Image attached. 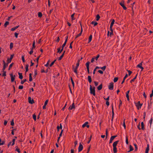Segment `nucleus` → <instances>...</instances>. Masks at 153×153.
I'll list each match as a JSON object with an SVG mask.
<instances>
[{
	"mask_svg": "<svg viewBox=\"0 0 153 153\" xmlns=\"http://www.w3.org/2000/svg\"><path fill=\"white\" fill-rule=\"evenodd\" d=\"M119 142V140H117L114 142L113 143V150L114 153H116L117 152V148H116V146Z\"/></svg>",
	"mask_w": 153,
	"mask_h": 153,
	"instance_id": "1",
	"label": "nucleus"
},
{
	"mask_svg": "<svg viewBox=\"0 0 153 153\" xmlns=\"http://www.w3.org/2000/svg\"><path fill=\"white\" fill-rule=\"evenodd\" d=\"M90 93L91 94H93L95 96V88L94 87H92L91 85H90Z\"/></svg>",
	"mask_w": 153,
	"mask_h": 153,
	"instance_id": "2",
	"label": "nucleus"
},
{
	"mask_svg": "<svg viewBox=\"0 0 153 153\" xmlns=\"http://www.w3.org/2000/svg\"><path fill=\"white\" fill-rule=\"evenodd\" d=\"M142 105V104H140V101H138L137 103H136V106L137 107V108L138 110L141 108Z\"/></svg>",
	"mask_w": 153,
	"mask_h": 153,
	"instance_id": "3",
	"label": "nucleus"
},
{
	"mask_svg": "<svg viewBox=\"0 0 153 153\" xmlns=\"http://www.w3.org/2000/svg\"><path fill=\"white\" fill-rule=\"evenodd\" d=\"M83 148V146L81 144V143H79V146L78 147V152H79L81 151Z\"/></svg>",
	"mask_w": 153,
	"mask_h": 153,
	"instance_id": "4",
	"label": "nucleus"
},
{
	"mask_svg": "<svg viewBox=\"0 0 153 153\" xmlns=\"http://www.w3.org/2000/svg\"><path fill=\"white\" fill-rule=\"evenodd\" d=\"M13 56H14L13 54L11 55L10 59H9V58H7V62L8 63H9L11 62L12 59L13 58Z\"/></svg>",
	"mask_w": 153,
	"mask_h": 153,
	"instance_id": "5",
	"label": "nucleus"
},
{
	"mask_svg": "<svg viewBox=\"0 0 153 153\" xmlns=\"http://www.w3.org/2000/svg\"><path fill=\"white\" fill-rule=\"evenodd\" d=\"M3 62L4 64V66L3 68V71H4L6 68L8 66V64L7 63H6L4 61H3Z\"/></svg>",
	"mask_w": 153,
	"mask_h": 153,
	"instance_id": "6",
	"label": "nucleus"
},
{
	"mask_svg": "<svg viewBox=\"0 0 153 153\" xmlns=\"http://www.w3.org/2000/svg\"><path fill=\"white\" fill-rule=\"evenodd\" d=\"M108 88L111 90H112L113 89V83L111 82L108 86Z\"/></svg>",
	"mask_w": 153,
	"mask_h": 153,
	"instance_id": "7",
	"label": "nucleus"
},
{
	"mask_svg": "<svg viewBox=\"0 0 153 153\" xmlns=\"http://www.w3.org/2000/svg\"><path fill=\"white\" fill-rule=\"evenodd\" d=\"M75 107L74 105V103L73 102L71 105H70L68 108V109L70 110H71L73 109H75Z\"/></svg>",
	"mask_w": 153,
	"mask_h": 153,
	"instance_id": "8",
	"label": "nucleus"
},
{
	"mask_svg": "<svg viewBox=\"0 0 153 153\" xmlns=\"http://www.w3.org/2000/svg\"><path fill=\"white\" fill-rule=\"evenodd\" d=\"M28 102H29L31 104H32L34 103L33 100L31 99V98L30 97H29L28 98Z\"/></svg>",
	"mask_w": 153,
	"mask_h": 153,
	"instance_id": "9",
	"label": "nucleus"
},
{
	"mask_svg": "<svg viewBox=\"0 0 153 153\" xmlns=\"http://www.w3.org/2000/svg\"><path fill=\"white\" fill-rule=\"evenodd\" d=\"M88 122H85L82 125V128H84L85 126H86L88 128L89 127V125H88Z\"/></svg>",
	"mask_w": 153,
	"mask_h": 153,
	"instance_id": "10",
	"label": "nucleus"
},
{
	"mask_svg": "<svg viewBox=\"0 0 153 153\" xmlns=\"http://www.w3.org/2000/svg\"><path fill=\"white\" fill-rule=\"evenodd\" d=\"M142 62H141L139 64H138L137 66V67L141 69V71H142L143 69V68L142 67Z\"/></svg>",
	"mask_w": 153,
	"mask_h": 153,
	"instance_id": "11",
	"label": "nucleus"
},
{
	"mask_svg": "<svg viewBox=\"0 0 153 153\" xmlns=\"http://www.w3.org/2000/svg\"><path fill=\"white\" fill-rule=\"evenodd\" d=\"M120 4L123 8V9L126 10L127 9L126 7L125 6L124 2H121L120 3Z\"/></svg>",
	"mask_w": 153,
	"mask_h": 153,
	"instance_id": "12",
	"label": "nucleus"
},
{
	"mask_svg": "<svg viewBox=\"0 0 153 153\" xmlns=\"http://www.w3.org/2000/svg\"><path fill=\"white\" fill-rule=\"evenodd\" d=\"M10 76L11 77V81L12 82H13L15 79V76H13V74H10Z\"/></svg>",
	"mask_w": 153,
	"mask_h": 153,
	"instance_id": "13",
	"label": "nucleus"
},
{
	"mask_svg": "<svg viewBox=\"0 0 153 153\" xmlns=\"http://www.w3.org/2000/svg\"><path fill=\"white\" fill-rule=\"evenodd\" d=\"M117 137V136H112L110 139L109 143H112V141L114 140L115 137Z\"/></svg>",
	"mask_w": 153,
	"mask_h": 153,
	"instance_id": "14",
	"label": "nucleus"
},
{
	"mask_svg": "<svg viewBox=\"0 0 153 153\" xmlns=\"http://www.w3.org/2000/svg\"><path fill=\"white\" fill-rule=\"evenodd\" d=\"M114 22H115L114 20V19H113L112 21V22L111 23L110 25V28L111 29H112V27L114 23Z\"/></svg>",
	"mask_w": 153,
	"mask_h": 153,
	"instance_id": "15",
	"label": "nucleus"
},
{
	"mask_svg": "<svg viewBox=\"0 0 153 153\" xmlns=\"http://www.w3.org/2000/svg\"><path fill=\"white\" fill-rule=\"evenodd\" d=\"M88 79L90 83H91L92 82L91 78L90 76H88Z\"/></svg>",
	"mask_w": 153,
	"mask_h": 153,
	"instance_id": "16",
	"label": "nucleus"
},
{
	"mask_svg": "<svg viewBox=\"0 0 153 153\" xmlns=\"http://www.w3.org/2000/svg\"><path fill=\"white\" fill-rule=\"evenodd\" d=\"M102 87V84H101L100 85H99L97 88V89L98 90H101Z\"/></svg>",
	"mask_w": 153,
	"mask_h": 153,
	"instance_id": "17",
	"label": "nucleus"
},
{
	"mask_svg": "<svg viewBox=\"0 0 153 153\" xmlns=\"http://www.w3.org/2000/svg\"><path fill=\"white\" fill-rule=\"evenodd\" d=\"M79 61H80V60H78L77 62V63H76V68H78L79 66Z\"/></svg>",
	"mask_w": 153,
	"mask_h": 153,
	"instance_id": "18",
	"label": "nucleus"
},
{
	"mask_svg": "<svg viewBox=\"0 0 153 153\" xmlns=\"http://www.w3.org/2000/svg\"><path fill=\"white\" fill-rule=\"evenodd\" d=\"M82 30H81V31L80 33H79V34H78L76 36V38H77L79 36H80L82 33Z\"/></svg>",
	"mask_w": 153,
	"mask_h": 153,
	"instance_id": "19",
	"label": "nucleus"
},
{
	"mask_svg": "<svg viewBox=\"0 0 153 153\" xmlns=\"http://www.w3.org/2000/svg\"><path fill=\"white\" fill-rule=\"evenodd\" d=\"M18 74L19 76V78L21 79H22L23 78V76L22 73H19Z\"/></svg>",
	"mask_w": 153,
	"mask_h": 153,
	"instance_id": "20",
	"label": "nucleus"
},
{
	"mask_svg": "<svg viewBox=\"0 0 153 153\" xmlns=\"http://www.w3.org/2000/svg\"><path fill=\"white\" fill-rule=\"evenodd\" d=\"M149 145L148 144L147 147L146 149L145 153H148L149 148Z\"/></svg>",
	"mask_w": 153,
	"mask_h": 153,
	"instance_id": "21",
	"label": "nucleus"
},
{
	"mask_svg": "<svg viewBox=\"0 0 153 153\" xmlns=\"http://www.w3.org/2000/svg\"><path fill=\"white\" fill-rule=\"evenodd\" d=\"M129 149H130V150L128 152H130L132 151L133 150V147L131 145H130L129 146Z\"/></svg>",
	"mask_w": 153,
	"mask_h": 153,
	"instance_id": "22",
	"label": "nucleus"
},
{
	"mask_svg": "<svg viewBox=\"0 0 153 153\" xmlns=\"http://www.w3.org/2000/svg\"><path fill=\"white\" fill-rule=\"evenodd\" d=\"M141 129L143 130H144L145 128L144 127V125L143 122H142L141 123Z\"/></svg>",
	"mask_w": 153,
	"mask_h": 153,
	"instance_id": "23",
	"label": "nucleus"
},
{
	"mask_svg": "<svg viewBox=\"0 0 153 153\" xmlns=\"http://www.w3.org/2000/svg\"><path fill=\"white\" fill-rule=\"evenodd\" d=\"M92 35H90L89 37V40H88V43H89L92 40Z\"/></svg>",
	"mask_w": 153,
	"mask_h": 153,
	"instance_id": "24",
	"label": "nucleus"
},
{
	"mask_svg": "<svg viewBox=\"0 0 153 153\" xmlns=\"http://www.w3.org/2000/svg\"><path fill=\"white\" fill-rule=\"evenodd\" d=\"M9 24V22H6L4 24V26L5 27H6L7 25Z\"/></svg>",
	"mask_w": 153,
	"mask_h": 153,
	"instance_id": "25",
	"label": "nucleus"
},
{
	"mask_svg": "<svg viewBox=\"0 0 153 153\" xmlns=\"http://www.w3.org/2000/svg\"><path fill=\"white\" fill-rule=\"evenodd\" d=\"M89 64H90V62H87L86 63V66L87 68H89Z\"/></svg>",
	"mask_w": 153,
	"mask_h": 153,
	"instance_id": "26",
	"label": "nucleus"
},
{
	"mask_svg": "<svg viewBox=\"0 0 153 153\" xmlns=\"http://www.w3.org/2000/svg\"><path fill=\"white\" fill-rule=\"evenodd\" d=\"M28 67H29V65L28 64H27L26 65V67H25V71L26 72H27L28 70Z\"/></svg>",
	"mask_w": 153,
	"mask_h": 153,
	"instance_id": "27",
	"label": "nucleus"
},
{
	"mask_svg": "<svg viewBox=\"0 0 153 153\" xmlns=\"http://www.w3.org/2000/svg\"><path fill=\"white\" fill-rule=\"evenodd\" d=\"M74 15H75V13H74L71 16V19L72 20H74L75 19V18H74Z\"/></svg>",
	"mask_w": 153,
	"mask_h": 153,
	"instance_id": "28",
	"label": "nucleus"
},
{
	"mask_svg": "<svg viewBox=\"0 0 153 153\" xmlns=\"http://www.w3.org/2000/svg\"><path fill=\"white\" fill-rule=\"evenodd\" d=\"M71 82H72V85H73V87H74V82L73 80V79H72V77H71Z\"/></svg>",
	"mask_w": 153,
	"mask_h": 153,
	"instance_id": "29",
	"label": "nucleus"
},
{
	"mask_svg": "<svg viewBox=\"0 0 153 153\" xmlns=\"http://www.w3.org/2000/svg\"><path fill=\"white\" fill-rule=\"evenodd\" d=\"M91 24L94 25V26H95L97 25L98 23L97 22L93 21L91 22Z\"/></svg>",
	"mask_w": 153,
	"mask_h": 153,
	"instance_id": "30",
	"label": "nucleus"
},
{
	"mask_svg": "<svg viewBox=\"0 0 153 153\" xmlns=\"http://www.w3.org/2000/svg\"><path fill=\"white\" fill-rule=\"evenodd\" d=\"M118 79V78L117 77H115L114 79V82H117Z\"/></svg>",
	"mask_w": 153,
	"mask_h": 153,
	"instance_id": "31",
	"label": "nucleus"
},
{
	"mask_svg": "<svg viewBox=\"0 0 153 153\" xmlns=\"http://www.w3.org/2000/svg\"><path fill=\"white\" fill-rule=\"evenodd\" d=\"M66 42H67V40H65V42L62 45V47L63 48H64V47L65 46V45L66 44Z\"/></svg>",
	"mask_w": 153,
	"mask_h": 153,
	"instance_id": "32",
	"label": "nucleus"
},
{
	"mask_svg": "<svg viewBox=\"0 0 153 153\" xmlns=\"http://www.w3.org/2000/svg\"><path fill=\"white\" fill-rule=\"evenodd\" d=\"M100 17L99 15L97 14L96 16V20L98 21L100 19Z\"/></svg>",
	"mask_w": 153,
	"mask_h": 153,
	"instance_id": "33",
	"label": "nucleus"
},
{
	"mask_svg": "<svg viewBox=\"0 0 153 153\" xmlns=\"http://www.w3.org/2000/svg\"><path fill=\"white\" fill-rule=\"evenodd\" d=\"M27 81V80L26 79H25L23 80H22L21 82V83L22 84H23L25 82Z\"/></svg>",
	"mask_w": 153,
	"mask_h": 153,
	"instance_id": "34",
	"label": "nucleus"
},
{
	"mask_svg": "<svg viewBox=\"0 0 153 153\" xmlns=\"http://www.w3.org/2000/svg\"><path fill=\"white\" fill-rule=\"evenodd\" d=\"M152 121H153V119L152 118H151V119L149 121V123L150 124V126H151V125H152Z\"/></svg>",
	"mask_w": 153,
	"mask_h": 153,
	"instance_id": "35",
	"label": "nucleus"
},
{
	"mask_svg": "<svg viewBox=\"0 0 153 153\" xmlns=\"http://www.w3.org/2000/svg\"><path fill=\"white\" fill-rule=\"evenodd\" d=\"M33 117L35 121L36 120V116L35 114H33Z\"/></svg>",
	"mask_w": 153,
	"mask_h": 153,
	"instance_id": "36",
	"label": "nucleus"
},
{
	"mask_svg": "<svg viewBox=\"0 0 153 153\" xmlns=\"http://www.w3.org/2000/svg\"><path fill=\"white\" fill-rule=\"evenodd\" d=\"M13 63H11L9 65V68H8V70H10L11 68L12 67V66L13 65Z\"/></svg>",
	"mask_w": 153,
	"mask_h": 153,
	"instance_id": "37",
	"label": "nucleus"
},
{
	"mask_svg": "<svg viewBox=\"0 0 153 153\" xmlns=\"http://www.w3.org/2000/svg\"><path fill=\"white\" fill-rule=\"evenodd\" d=\"M38 16L39 17H41L42 16V14L41 12H39L38 13Z\"/></svg>",
	"mask_w": 153,
	"mask_h": 153,
	"instance_id": "38",
	"label": "nucleus"
},
{
	"mask_svg": "<svg viewBox=\"0 0 153 153\" xmlns=\"http://www.w3.org/2000/svg\"><path fill=\"white\" fill-rule=\"evenodd\" d=\"M4 143V142L1 141V140L0 138V146L1 145H3Z\"/></svg>",
	"mask_w": 153,
	"mask_h": 153,
	"instance_id": "39",
	"label": "nucleus"
},
{
	"mask_svg": "<svg viewBox=\"0 0 153 153\" xmlns=\"http://www.w3.org/2000/svg\"><path fill=\"white\" fill-rule=\"evenodd\" d=\"M13 47V43L11 42L10 44V48L11 49Z\"/></svg>",
	"mask_w": 153,
	"mask_h": 153,
	"instance_id": "40",
	"label": "nucleus"
},
{
	"mask_svg": "<svg viewBox=\"0 0 153 153\" xmlns=\"http://www.w3.org/2000/svg\"><path fill=\"white\" fill-rule=\"evenodd\" d=\"M63 56H63V54H62L61 55V56L58 58V60H61L62 59V57H63Z\"/></svg>",
	"mask_w": 153,
	"mask_h": 153,
	"instance_id": "41",
	"label": "nucleus"
},
{
	"mask_svg": "<svg viewBox=\"0 0 153 153\" xmlns=\"http://www.w3.org/2000/svg\"><path fill=\"white\" fill-rule=\"evenodd\" d=\"M137 77V75L133 79L131 80L130 81L131 83H132V82H134L135 79Z\"/></svg>",
	"mask_w": 153,
	"mask_h": 153,
	"instance_id": "42",
	"label": "nucleus"
},
{
	"mask_svg": "<svg viewBox=\"0 0 153 153\" xmlns=\"http://www.w3.org/2000/svg\"><path fill=\"white\" fill-rule=\"evenodd\" d=\"M57 52L59 53H61L62 52L60 50V48H57Z\"/></svg>",
	"mask_w": 153,
	"mask_h": 153,
	"instance_id": "43",
	"label": "nucleus"
},
{
	"mask_svg": "<svg viewBox=\"0 0 153 153\" xmlns=\"http://www.w3.org/2000/svg\"><path fill=\"white\" fill-rule=\"evenodd\" d=\"M126 143L127 144H128V138L127 136L126 137Z\"/></svg>",
	"mask_w": 153,
	"mask_h": 153,
	"instance_id": "44",
	"label": "nucleus"
},
{
	"mask_svg": "<svg viewBox=\"0 0 153 153\" xmlns=\"http://www.w3.org/2000/svg\"><path fill=\"white\" fill-rule=\"evenodd\" d=\"M106 66H105L102 67L100 68L103 71H105L106 69Z\"/></svg>",
	"mask_w": 153,
	"mask_h": 153,
	"instance_id": "45",
	"label": "nucleus"
},
{
	"mask_svg": "<svg viewBox=\"0 0 153 153\" xmlns=\"http://www.w3.org/2000/svg\"><path fill=\"white\" fill-rule=\"evenodd\" d=\"M37 74V70H35L34 71V75L33 76L35 77Z\"/></svg>",
	"mask_w": 153,
	"mask_h": 153,
	"instance_id": "46",
	"label": "nucleus"
},
{
	"mask_svg": "<svg viewBox=\"0 0 153 153\" xmlns=\"http://www.w3.org/2000/svg\"><path fill=\"white\" fill-rule=\"evenodd\" d=\"M35 41L34 40L33 42V48H35Z\"/></svg>",
	"mask_w": 153,
	"mask_h": 153,
	"instance_id": "47",
	"label": "nucleus"
},
{
	"mask_svg": "<svg viewBox=\"0 0 153 153\" xmlns=\"http://www.w3.org/2000/svg\"><path fill=\"white\" fill-rule=\"evenodd\" d=\"M122 103V101L121 100H120V104L119 105V108H120V107Z\"/></svg>",
	"mask_w": 153,
	"mask_h": 153,
	"instance_id": "48",
	"label": "nucleus"
},
{
	"mask_svg": "<svg viewBox=\"0 0 153 153\" xmlns=\"http://www.w3.org/2000/svg\"><path fill=\"white\" fill-rule=\"evenodd\" d=\"M16 151H17L18 153H20V149H19L18 147L16 148Z\"/></svg>",
	"mask_w": 153,
	"mask_h": 153,
	"instance_id": "49",
	"label": "nucleus"
},
{
	"mask_svg": "<svg viewBox=\"0 0 153 153\" xmlns=\"http://www.w3.org/2000/svg\"><path fill=\"white\" fill-rule=\"evenodd\" d=\"M10 124L11 125L13 126L14 125V123L13 122V120L11 121Z\"/></svg>",
	"mask_w": 153,
	"mask_h": 153,
	"instance_id": "50",
	"label": "nucleus"
},
{
	"mask_svg": "<svg viewBox=\"0 0 153 153\" xmlns=\"http://www.w3.org/2000/svg\"><path fill=\"white\" fill-rule=\"evenodd\" d=\"M126 96L127 98V100L129 101V98L128 94H126Z\"/></svg>",
	"mask_w": 153,
	"mask_h": 153,
	"instance_id": "51",
	"label": "nucleus"
},
{
	"mask_svg": "<svg viewBox=\"0 0 153 153\" xmlns=\"http://www.w3.org/2000/svg\"><path fill=\"white\" fill-rule=\"evenodd\" d=\"M105 134H106V138H107V136H108V132L107 129L106 130Z\"/></svg>",
	"mask_w": 153,
	"mask_h": 153,
	"instance_id": "52",
	"label": "nucleus"
},
{
	"mask_svg": "<svg viewBox=\"0 0 153 153\" xmlns=\"http://www.w3.org/2000/svg\"><path fill=\"white\" fill-rule=\"evenodd\" d=\"M23 85H20L19 87V89H22L23 88Z\"/></svg>",
	"mask_w": 153,
	"mask_h": 153,
	"instance_id": "53",
	"label": "nucleus"
},
{
	"mask_svg": "<svg viewBox=\"0 0 153 153\" xmlns=\"http://www.w3.org/2000/svg\"><path fill=\"white\" fill-rule=\"evenodd\" d=\"M15 36L16 38H17L18 35V33H14Z\"/></svg>",
	"mask_w": 153,
	"mask_h": 153,
	"instance_id": "54",
	"label": "nucleus"
},
{
	"mask_svg": "<svg viewBox=\"0 0 153 153\" xmlns=\"http://www.w3.org/2000/svg\"><path fill=\"white\" fill-rule=\"evenodd\" d=\"M3 76H6V72L3 71V73L2 74Z\"/></svg>",
	"mask_w": 153,
	"mask_h": 153,
	"instance_id": "55",
	"label": "nucleus"
},
{
	"mask_svg": "<svg viewBox=\"0 0 153 153\" xmlns=\"http://www.w3.org/2000/svg\"><path fill=\"white\" fill-rule=\"evenodd\" d=\"M100 55L98 54L97 56L95 57V59L96 60H97L98 59L99 57H100Z\"/></svg>",
	"mask_w": 153,
	"mask_h": 153,
	"instance_id": "56",
	"label": "nucleus"
},
{
	"mask_svg": "<svg viewBox=\"0 0 153 153\" xmlns=\"http://www.w3.org/2000/svg\"><path fill=\"white\" fill-rule=\"evenodd\" d=\"M22 58L23 62H24L25 61V60L24 57L23 56H22Z\"/></svg>",
	"mask_w": 153,
	"mask_h": 153,
	"instance_id": "57",
	"label": "nucleus"
},
{
	"mask_svg": "<svg viewBox=\"0 0 153 153\" xmlns=\"http://www.w3.org/2000/svg\"><path fill=\"white\" fill-rule=\"evenodd\" d=\"M49 61H48L47 62V64H45V66L46 67H48L49 64Z\"/></svg>",
	"mask_w": 153,
	"mask_h": 153,
	"instance_id": "58",
	"label": "nucleus"
},
{
	"mask_svg": "<svg viewBox=\"0 0 153 153\" xmlns=\"http://www.w3.org/2000/svg\"><path fill=\"white\" fill-rule=\"evenodd\" d=\"M123 126H124L125 129H126V125H125V123L124 121V122L123 123Z\"/></svg>",
	"mask_w": 153,
	"mask_h": 153,
	"instance_id": "59",
	"label": "nucleus"
},
{
	"mask_svg": "<svg viewBox=\"0 0 153 153\" xmlns=\"http://www.w3.org/2000/svg\"><path fill=\"white\" fill-rule=\"evenodd\" d=\"M127 71L128 72V75H129V76H130L132 73V72L129 70H128Z\"/></svg>",
	"mask_w": 153,
	"mask_h": 153,
	"instance_id": "60",
	"label": "nucleus"
},
{
	"mask_svg": "<svg viewBox=\"0 0 153 153\" xmlns=\"http://www.w3.org/2000/svg\"><path fill=\"white\" fill-rule=\"evenodd\" d=\"M94 83L95 86H97L98 84V82L96 81H94Z\"/></svg>",
	"mask_w": 153,
	"mask_h": 153,
	"instance_id": "61",
	"label": "nucleus"
},
{
	"mask_svg": "<svg viewBox=\"0 0 153 153\" xmlns=\"http://www.w3.org/2000/svg\"><path fill=\"white\" fill-rule=\"evenodd\" d=\"M48 102V100H46L45 102L44 105H46Z\"/></svg>",
	"mask_w": 153,
	"mask_h": 153,
	"instance_id": "62",
	"label": "nucleus"
},
{
	"mask_svg": "<svg viewBox=\"0 0 153 153\" xmlns=\"http://www.w3.org/2000/svg\"><path fill=\"white\" fill-rule=\"evenodd\" d=\"M77 68H75L74 69V72L76 73V74H77Z\"/></svg>",
	"mask_w": 153,
	"mask_h": 153,
	"instance_id": "63",
	"label": "nucleus"
},
{
	"mask_svg": "<svg viewBox=\"0 0 153 153\" xmlns=\"http://www.w3.org/2000/svg\"><path fill=\"white\" fill-rule=\"evenodd\" d=\"M98 72L100 73V74H103V72L102 71L100 70H99V71H98Z\"/></svg>",
	"mask_w": 153,
	"mask_h": 153,
	"instance_id": "64",
	"label": "nucleus"
}]
</instances>
